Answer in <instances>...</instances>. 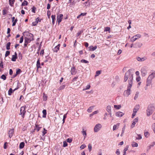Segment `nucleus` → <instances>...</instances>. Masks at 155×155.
Returning <instances> with one entry per match:
<instances>
[{
    "label": "nucleus",
    "instance_id": "f257e3e1",
    "mask_svg": "<svg viewBox=\"0 0 155 155\" xmlns=\"http://www.w3.org/2000/svg\"><path fill=\"white\" fill-rule=\"evenodd\" d=\"M128 80V84L132 85L133 84V75L131 73V70H129L125 73L124 77V81L126 82Z\"/></svg>",
    "mask_w": 155,
    "mask_h": 155
},
{
    "label": "nucleus",
    "instance_id": "f03ea898",
    "mask_svg": "<svg viewBox=\"0 0 155 155\" xmlns=\"http://www.w3.org/2000/svg\"><path fill=\"white\" fill-rule=\"evenodd\" d=\"M155 109V107L152 105H148L146 110L147 116L149 117L152 115Z\"/></svg>",
    "mask_w": 155,
    "mask_h": 155
},
{
    "label": "nucleus",
    "instance_id": "7ed1b4c3",
    "mask_svg": "<svg viewBox=\"0 0 155 155\" xmlns=\"http://www.w3.org/2000/svg\"><path fill=\"white\" fill-rule=\"evenodd\" d=\"M132 85H128L127 90L125 91L124 93V96L128 97L130 94V89L132 87Z\"/></svg>",
    "mask_w": 155,
    "mask_h": 155
},
{
    "label": "nucleus",
    "instance_id": "20e7f679",
    "mask_svg": "<svg viewBox=\"0 0 155 155\" xmlns=\"http://www.w3.org/2000/svg\"><path fill=\"white\" fill-rule=\"evenodd\" d=\"M147 67L143 66L142 67L140 70L141 75L143 76H145L147 74Z\"/></svg>",
    "mask_w": 155,
    "mask_h": 155
},
{
    "label": "nucleus",
    "instance_id": "39448f33",
    "mask_svg": "<svg viewBox=\"0 0 155 155\" xmlns=\"http://www.w3.org/2000/svg\"><path fill=\"white\" fill-rule=\"evenodd\" d=\"M102 125L100 124H97L94 127V130L95 132H97L99 131L102 128Z\"/></svg>",
    "mask_w": 155,
    "mask_h": 155
},
{
    "label": "nucleus",
    "instance_id": "423d86ee",
    "mask_svg": "<svg viewBox=\"0 0 155 155\" xmlns=\"http://www.w3.org/2000/svg\"><path fill=\"white\" fill-rule=\"evenodd\" d=\"M30 36L31 37L30 38L29 37H28L25 38V42L27 43V44H28L30 43L31 41L34 40L33 38V35L32 34H30Z\"/></svg>",
    "mask_w": 155,
    "mask_h": 155
},
{
    "label": "nucleus",
    "instance_id": "0eeeda50",
    "mask_svg": "<svg viewBox=\"0 0 155 155\" xmlns=\"http://www.w3.org/2000/svg\"><path fill=\"white\" fill-rule=\"evenodd\" d=\"M63 17V15L62 14H58L57 18V21L58 22V25L61 21Z\"/></svg>",
    "mask_w": 155,
    "mask_h": 155
},
{
    "label": "nucleus",
    "instance_id": "6e6552de",
    "mask_svg": "<svg viewBox=\"0 0 155 155\" xmlns=\"http://www.w3.org/2000/svg\"><path fill=\"white\" fill-rule=\"evenodd\" d=\"M141 35L140 34L136 35L133 36L130 39V41L133 42L136 41L137 39L140 38Z\"/></svg>",
    "mask_w": 155,
    "mask_h": 155
},
{
    "label": "nucleus",
    "instance_id": "1a4fd4ad",
    "mask_svg": "<svg viewBox=\"0 0 155 155\" xmlns=\"http://www.w3.org/2000/svg\"><path fill=\"white\" fill-rule=\"evenodd\" d=\"M25 107H22L20 108V114L21 115V116L23 118H24L25 114L26 112Z\"/></svg>",
    "mask_w": 155,
    "mask_h": 155
},
{
    "label": "nucleus",
    "instance_id": "9d476101",
    "mask_svg": "<svg viewBox=\"0 0 155 155\" xmlns=\"http://www.w3.org/2000/svg\"><path fill=\"white\" fill-rule=\"evenodd\" d=\"M138 117H136L132 121V122L131 125L130 126V127L131 128L134 127L136 124L138 122Z\"/></svg>",
    "mask_w": 155,
    "mask_h": 155
},
{
    "label": "nucleus",
    "instance_id": "9b49d317",
    "mask_svg": "<svg viewBox=\"0 0 155 155\" xmlns=\"http://www.w3.org/2000/svg\"><path fill=\"white\" fill-rule=\"evenodd\" d=\"M124 114V113L120 111L117 112L115 114L116 116L119 117H122Z\"/></svg>",
    "mask_w": 155,
    "mask_h": 155
},
{
    "label": "nucleus",
    "instance_id": "f8f14e48",
    "mask_svg": "<svg viewBox=\"0 0 155 155\" xmlns=\"http://www.w3.org/2000/svg\"><path fill=\"white\" fill-rule=\"evenodd\" d=\"M147 58L145 56H144L142 58H140L139 57H137L136 58V59L139 61H143L146 60Z\"/></svg>",
    "mask_w": 155,
    "mask_h": 155
},
{
    "label": "nucleus",
    "instance_id": "ddd939ff",
    "mask_svg": "<svg viewBox=\"0 0 155 155\" xmlns=\"http://www.w3.org/2000/svg\"><path fill=\"white\" fill-rule=\"evenodd\" d=\"M14 132V129H10L9 130L8 134L9 137L10 138H11Z\"/></svg>",
    "mask_w": 155,
    "mask_h": 155
},
{
    "label": "nucleus",
    "instance_id": "4468645a",
    "mask_svg": "<svg viewBox=\"0 0 155 155\" xmlns=\"http://www.w3.org/2000/svg\"><path fill=\"white\" fill-rule=\"evenodd\" d=\"M18 58L17 53L16 52L15 53V54L12 56V61H15L16 60V59Z\"/></svg>",
    "mask_w": 155,
    "mask_h": 155
},
{
    "label": "nucleus",
    "instance_id": "2eb2a0df",
    "mask_svg": "<svg viewBox=\"0 0 155 155\" xmlns=\"http://www.w3.org/2000/svg\"><path fill=\"white\" fill-rule=\"evenodd\" d=\"M60 46V44L58 45L55 46L54 48L53 49V50L54 52H57L59 49V48Z\"/></svg>",
    "mask_w": 155,
    "mask_h": 155
},
{
    "label": "nucleus",
    "instance_id": "dca6fc26",
    "mask_svg": "<svg viewBox=\"0 0 155 155\" xmlns=\"http://www.w3.org/2000/svg\"><path fill=\"white\" fill-rule=\"evenodd\" d=\"M155 145V141L152 142L147 147V150H150L152 147H153Z\"/></svg>",
    "mask_w": 155,
    "mask_h": 155
},
{
    "label": "nucleus",
    "instance_id": "f3484780",
    "mask_svg": "<svg viewBox=\"0 0 155 155\" xmlns=\"http://www.w3.org/2000/svg\"><path fill=\"white\" fill-rule=\"evenodd\" d=\"M140 106L139 105H136L133 109V112L136 113L138 111L139 109Z\"/></svg>",
    "mask_w": 155,
    "mask_h": 155
},
{
    "label": "nucleus",
    "instance_id": "a211bd4d",
    "mask_svg": "<svg viewBox=\"0 0 155 155\" xmlns=\"http://www.w3.org/2000/svg\"><path fill=\"white\" fill-rule=\"evenodd\" d=\"M120 123H117L116 124L114 125L113 127V130H114L116 129H118L120 125Z\"/></svg>",
    "mask_w": 155,
    "mask_h": 155
},
{
    "label": "nucleus",
    "instance_id": "6ab92c4d",
    "mask_svg": "<svg viewBox=\"0 0 155 155\" xmlns=\"http://www.w3.org/2000/svg\"><path fill=\"white\" fill-rule=\"evenodd\" d=\"M18 88V87H17V88L15 89L14 90H12L11 88H10L8 91V94L9 95H11L12 93L13 92L15 91Z\"/></svg>",
    "mask_w": 155,
    "mask_h": 155
},
{
    "label": "nucleus",
    "instance_id": "aec40b11",
    "mask_svg": "<svg viewBox=\"0 0 155 155\" xmlns=\"http://www.w3.org/2000/svg\"><path fill=\"white\" fill-rule=\"evenodd\" d=\"M81 133L84 136V139H85L86 138L87 136L86 130H84V129H83L81 131Z\"/></svg>",
    "mask_w": 155,
    "mask_h": 155
},
{
    "label": "nucleus",
    "instance_id": "412c9836",
    "mask_svg": "<svg viewBox=\"0 0 155 155\" xmlns=\"http://www.w3.org/2000/svg\"><path fill=\"white\" fill-rule=\"evenodd\" d=\"M152 80L151 79H150L149 78H147V84L146 85L147 86H150Z\"/></svg>",
    "mask_w": 155,
    "mask_h": 155
},
{
    "label": "nucleus",
    "instance_id": "4be33fe9",
    "mask_svg": "<svg viewBox=\"0 0 155 155\" xmlns=\"http://www.w3.org/2000/svg\"><path fill=\"white\" fill-rule=\"evenodd\" d=\"M106 110L108 113L111 112V107L109 105L107 107Z\"/></svg>",
    "mask_w": 155,
    "mask_h": 155
},
{
    "label": "nucleus",
    "instance_id": "5701e85b",
    "mask_svg": "<svg viewBox=\"0 0 155 155\" xmlns=\"http://www.w3.org/2000/svg\"><path fill=\"white\" fill-rule=\"evenodd\" d=\"M89 50L91 51H94L97 48V46H96L93 47L92 46H90L89 47Z\"/></svg>",
    "mask_w": 155,
    "mask_h": 155
},
{
    "label": "nucleus",
    "instance_id": "b1692460",
    "mask_svg": "<svg viewBox=\"0 0 155 155\" xmlns=\"http://www.w3.org/2000/svg\"><path fill=\"white\" fill-rule=\"evenodd\" d=\"M71 72L72 74H75L76 72V71L75 68L73 67L71 68Z\"/></svg>",
    "mask_w": 155,
    "mask_h": 155
},
{
    "label": "nucleus",
    "instance_id": "393cba45",
    "mask_svg": "<svg viewBox=\"0 0 155 155\" xmlns=\"http://www.w3.org/2000/svg\"><path fill=\"white\" fill-rule=\"evenodd\" d=\"M51 18L52 19V22L53 24L54 25V23L55 21L56 20L55 16V15H52L51 16Z\"/></svg>",
    "mask_w": 155,
    "mask_h": 155
},
{
    "label": "nucleus",
    "instance_id": "a878e982",
    "mask_svg": "<svg viewBox=\"0 0 155 155\" xmlns=\"http://www.w3.org/2000/svg\"><path fill=\"white\" fill-rule=\"evenodd\" d=\"M42 113L43 114L42 117L43 118L46 117L47 114L46 110L45 109L43 110L42 111Z\"/></svg>",
    "mask_w": 155,
    "mask_h": 155
},
{
    "label": "nucleus",
    "instance_id": "bb28decb",
    "mask_svg": "<svg viewBox=\"0 0 155 155\" xmlns=\"http://www.w3.org/2000/svg\"><path fill=\"white\" fill-rule=\"evenodd\" d=\"M37 67L38 69L41 68L40 63V62L39 59L37 62L36 64Z\"/></svg>",
    "mask_w": 155,
    "mask_h": 155
},
{
    "label": "nucleus",
    "instance_id": "cd10ccee",
    "mask_svg": "<svg viewBox=\"0 0 155 155\" xmlns=\"http://www.w3.org/2000/svg\"><path fill=\"white\" fill-rule=\"evenodd\" d=\"M137 46L135 47V48H140L142 46V44L140 42H138L136 43V44Z\"/></svg>",
    "mask_w": 155,
    "mask_h": 155
},
{
    "label": "nucleus",
    "instance_id": "c85d7f7f",
    "mask_svg": "<svg viewBox=\"0 0 155 155\" xmlns=\"http://www.w3.org/2000/svg\"><path fill=\"white\" fill-rule=\"evenodd\" d=\"M25 143L24 142H21L19 145V148L20 149L23 148L25 146Z\"/></svg>",
    "mask_w": 155,
    "mask_h": 155
},
{
    "label": "nucleus",
    "instance_id": "c756f323",
    "mask_svg": "<svg viewBox=\"0 0 155 155\" xmlns=\"http://www.w3.org/2000/svg\"><path fill=\"white\" fill-rule=\"evenodd\" d=\"M41 128V127H40L39 125H38L37 124L35 125V129L37 130V131H39L40 129Z\"/></svg>",
    "mask_w": 155,
    "mask_h": 155
},
{
    "label": "nucleus",
    "instance_id": "7c9ffc66",
    "mask_svg": "<svg viewBox=\"0 0 155 155\" xmlns=\"http://www.w3.org/2000/svg\"><path fill=\"white\" fill-rule=\"evenodd\" d=\"M131 146L133 147H137L138 146V144L137 143L135 142H133L131 144Z\"/></svg>",
    "mask_w": 155,
    "mask_h": 155
},
{
    "label": "nucleus",
    "instance_id": "2f4dec72",
    "mask_svg": "<svg viewBox=\"0 0 155 155\" xmlns=\"http://www.w3.org/2000/svg\"><path fill=\"white\" fill-rule=\"evenodd\" d=\"M94 107V106H92L90 107L87 109V111L89 113H90L91 112L92 110L93 109Z\"/></svg>",
    "mask_w": 155,
    "mask_h": 155
},
{
    "label": "nucleus",
    "instance_id": "473e14b6",
    "mask_svg": "<svg viewBox=\"0 0 155 155\" xmlns=\"http://www.w3.org/2000/svg\"><path fill=\"white\" fill-rule=\"evenodd\" d=\"M90 87H91L90 85V84H88L87 86H86L85 87H84L83 90L85 91L87 90H88L90 88Z\"/></svg>",
    "mask_w": 155,
    "mask_h": 155
},
{
    "label": "nucleus",
    "instance_id": "72a5a7b5",
    "mask_svg": "<svg viewBox=\"0 0 155 155\" xmlns=\"http://www.w3.org/2000/svg\"><path fill=\"white\" fill-rule=\"evenodd\" d=\"M77 1L79 2V0H74L72 2H71L70 4L71 6L74 5L76 3Z\"/></svg>",
    "mask_w": 155,
    "mask_h": 155
},
{
    "label": "nucleus",
    "instance_id": "f704fd0d",
    "mask_svg": "<svg viewBox=\"0 0 155 155\" xmlns=\"http://www.w3.org/2000/svg\"><path fill=\"white\" fill-rule=\"evenodd\" d=\"M104 31H108L109 33L110 32V28L109 27H106L104 28Z\"/></svg>",
    "mask_w": 155,
    "mask_h": 155
},
{
    "label": "nucleus",
    "instance_id": "c9c22d12",
    "mask_svg": "<svg viewBox=\"0 0 155 155\" xmlns=\"http://www.w3.org/2000/svg\"><path fill=\"white\" fill-rule=\"evenodd\" d=\"M15 0H9V5L12 6H13V4L14 3Z\"/></svg>",
    "mask_w": 155,
    "mask_h": 155
},
{
    "label": "nucleus",
    "instance_id": "e433bc0d",
    "mask_svg": "<svg viewBox=\"0 0 155 155\" xmlns=\"http://www.w3.org/2000/svg\"><path fill=\"white\" fill-rule=\"evenodd\" d=\"M139 94V92H137L135 94V95L134 97V99L135 100H136L137 99V98L138 97Z\"/></svg>",
    "mask_w": 155,
    "mask_h": 155
},
{
    "label": "nucleus",
    "instance_id": "4c0bfd02",
    "mask_svg": "<svg viewBox=\"0 0 155 155\" xmlns=\"http://www.w3.org/2000/svg\"><path fill=\"white\" fill-rule=\"evenodd\" d=\"M47 96L45 93L43 94V100L44 101H46L47 100Z\"/></svg>",
    "mask_w": 155,
    "mask_h": 155
},
{
    "label": "nucleus",
    "instance_id": "58836bf2",
    "mask_svg": "<svg viewBox=\"0 0 155 155\" xmlns=\"http://www.w3.org/2000/svg\"><path fill=\"white\" fill-rule=\"evenodd\" d=\"M151 127L153 132L155 134V123H153L151 125Z\"/></svg>",
    "mask_w": 155,
    "mask_h": 155
},
{
    "label": "nucleus",
    "instance_id": "ea45409f",
    "mask_svg": "<svg viewBox=\"0 0 155 155\" xmlns=\"http://www.w3.org/2000/svg\"><path fill=\"white\" fill-rule=\"evenodd\" d=\"M101 71H96V74L95 76V77H96L99 76L101 74Z\"/></svg>",
    "mask_w": 155,
    "mask_h": 155
},
{
    "label": "nucleus",
    "instance_id": "a19ab883",
    "mask_svg": "<svg viewBox=\"0 0 155 155\" xmlns=\"http://www.w3.org/2000/svg\"><path fill=\"white\" fill-rule=\"evenodd\" d=\"M11 43L10 42H8L6 45V49L7 50H9L10 49V45Z\"/></svg>",
    "mask_w": 155,
    "mask_h": 155
},
{
    "label": "nucleus",
    "instance_id": "79ce46f5",
    "mask_svg": "<svg viewBox=\"0 0 155 155\" xmlns=\"http://www.w3.org/2000/svg\"><path fill=\"white\" fill-rule=\"evenodd\" d=\"M114 107L115 108H116L117 109H119L121 108V106L120 105H114Z\"/></svg>",
    "mask_w": 155,
    "mask_h": 155
},
{
    "label": "nucleus",
    "instance_id": "37998d69",
    "mask_svg": "<svg viewBox=\"0 0 155 155\" xmlns=\"http://www.w3.org/2000/svg\"><path fill=\"white\" fill-rule=\"evenodd\" d=\"M144 135L145 137L147 138L149 136V134L147 132H145L144 133Z\"/></svg>",
    "mask_w": 155,
    "mask_h": 155
},
{
    "label": "nucleus",
    "instance_id": "c03bdc74",
    "mask_svg": "<svg viewBox=\"0 0 155 155\" xmlns=\"http://www.w3.org/2000/svg\"><path fill=\"white\" fill-rule=\"evenodd\" d=\"M83 32V30H81L79 31L77 34L76 36L77 37L79 36L82 32Z\"/></svg>",
    "mask_w": 155,
    "mask_h": 155
},
{
    "label": "nucleus",
    "instance_id": "a18cd8bd",
    "mask_svg": "<svg viewBox=\"0 0 155 155\" xmlns=\"http://www.w3.org/2000/svg\"><path fill=\"white\" fill-rule=\"evenodd\" d=\"M81 62L82 63H88L89 62L88 61L84 59L81 60Z\"/></svg>",
    "mask_w": 155,
    "mask_h": 155
},
{
    "label": "nucleus",
    "instance_id": "49530a36",
    "mask_svg": "<svg viewBox=\"0 0 155 155\" xmlns=\"http://www.w3.org/2000/svg\"><path fill=\"white\" fill-rule=\"evenodd\" d=\"M138 136L137 137H136V139L137 140H140L142 139V137L141 136L140 134H137Z\"/></svg>",
    "mask_w": 155,
    "mask_h": 155
},
{
    "label": "nucleus",
    "instance_id": "de8ad7c7",
    "mask_svg": "<svg viewBox=\"0 0 155 155\" xmlns=\"http://www.w3.org/2000/svg\"><path fill=\"white\" fill-rule=\"evenodd\" d=\"M28 2L27 1L25 0L22 3V5L24 6L27 5Z\"/></svg>",
    "mask_w": 155,
    "mask_h": 155
},
{
    "label": "nucleus",
    "instance_id": "09e8293b",
    "mask_svg": "<svg viewBox=\"0 0 155 155\" xmlns=\"http://www.w3.org/2000/svg\"><path fill=\"white\" fill-rule=\"evenodd\" d=\"M65 86L64 85H62L61 86L58 88V90H61L65 88Z\"/></svg>",
    "mask_w": 155,
    "mask_h": 155
},
{
    "label": "nucleus",
    "instance_id": "8fccbe9b",
    "mask_svg": "<svg viewBox=\"0 0 155 155\" xmlns=\"http://www.w3.org/2000/svg\"><path fill=\"white\" fill-rule=\"evenodd\" d=\"M47 130L45 128L43 129V130L42 131V135L44 136L47 133Z\"/></svg>",
    "mask_w": 155,
    "mask_h": 155
},
{
    "label": "nucleus",
    "instance_id": "3c124183",
    "mask_svg": "<svg viewBox=\"0 0 155 155\" xmlns=\"http://www.w3.org/2000/svg\"><path fill=\"white\" fill-rule=\"evenodd\" d=\"M88 148L89 151L90 152L91 151V149H92V146H91V144H89L88 146Z\"/></svg>",
    "mask_w": 155,
    "mask_h": 155
},
{
    "label": "nucleus",
    "instance_id": "603ef678",
    "mask_svg": "<svg viewBox=\"0 0 155 155\" xmlns=\"http://www.w3.org/2000/svg\"><path fill=\"white\" fill-rule=\"evenodd\" d=\"M141 78L140 76H137L136 78V81L139 82Z\"/></svg>",
    "mask_w": 155,
    "mask_h": 155
},
{
    "label": "nucleus",
    "instance_id": "864d4df0",
    "mask_svg": "<svg viewBox=\"0 0 155 155\" xmlns=\"http://www.w3.org/2000/svg\"><path fill=\"white\" fill-rule=\"evenodd\" d=\"M154 78V76H153V75H152V74H151L149 75L148 78L150 79H151L152 80V79H153Z\"/></svg>",
    "mask_w": 155,
    "mask_h": 155
},
{
    "label": "nucleus",
    "instance_id": "5fc2aeb1",
    "mask_svg": "<svg viewBox=\"0 0 155 155\" xmlns=\"http://www.w3.org/2000/svg\"><path fill=\"white\" fill-rule=\"evenodd\" d=\"M10 51H6V52H5V57H6L7 56H8L10 54Z\"/></svg>",
    "mask_w": 155,
    "mask_h": 155
},
{
    "label": "nucleus",
    "instance_id": "6e6d98bb",
    "mask_svg": "<svg viewBox=\"0 0 155 155\" xmlns=\"http://www.w3.org/2000/svg\"><path fill=\"white\" fill-rule=\"evenodd\" d=\"M1 78L4 80H5L6 79V77L5 75L3 74L1 76Z\"/></svg>",
    "mask_w": 155,
    "mask_h": 155
},
{
    "label": "nucleus",
    "instance_id": "4d7b16f0",
    "mask_svg": "<svg viewBox=\"0 0 155 155\" xmlns=\"http://www.w3.org/2000/svg\"><path fill=\"white\" fill-rule=\"evenodd\" d=\"M17 19H16L14 21V22H13V24L12 25V26H14L16 24V23L17 22Z\"/></svg>",
    "mask_w": 155,
    "mask_h": 155
},
{
    "label": "nucleus",
    "instance_id": "13d9d810",
    "mask_svg": "<svg viewBox=\"0 0 155 155\" xmlns=\"http://www.w3.org/2000/svg\"><path fill=\"white\" fill-rule=\"evenodd\" d=\"M21 72V70L20 69H18L17 70L16 72V74H19Z\"/></svg>",
    "mask_w": 155,
    "mask_h": 155
},
{
    "label": "nucleus",
    "instance_id": "bf43d9fd",
    "mask_svg": "<svg viewBox=\"0 0 155 155\" xmlns=\"http://www.w3.org/2000/svg\"><path fill=\"white\" fill-rule=\"evenodd\" d=\"M116 153L117 155H120V152L119 149H117L116 152Z\"/></svg>",
    "mask_w": 155,
    "mask_h": 155
},
{
    "label": "nucleus",
    "instance_id": "052dcab7",
    "mask_svg": "<svg viewBox=\"0 0 155 155\" xmlns=\"http://www.w3.org/2000/svg\"><path fill=\"white\" fill-rule=\"evenodd\" d=\"M86 147V145L85 144H84L81 145L80 147V148L81 149H83Z\"/></svg>",
    "mask_w": 155,
    "mask_h": 155
},
{
    "label": "nucleus",
    "instance_id": "680f3d73",
    "mask_svg": "<svg viewBox=\"0 0 155 155\" xmlns=\"http://www.w3.org/2000/svg\"><path fill=\"white\" fill-rule=\"evenodd\" d=\"M68 145V144L65 141H64L63 142V146L64 147H66Z\"/></svg>",
    "mask_w": 155,
    "mask_h": 155
},
{
    "label": "nucleus",
    "instance_id": "e2e57ef3",
    "mask_svg": "<svg viewBox=\"0 0 155 155\" xmlns=\"http://www.w3.org/2000/svg\"><path fill=\"white\" fill-rule=\"evenodd\" d=\"M107 113H105L104 114V117L103 119L104 120H106L107 119Z\"/></svg>",
    "mask_w": 155,
    "mask_h": 155
},
{
    "label": "nucleus",
    "instance_id": "0e129e2a",
    "mask_svg": "<svg viewBox=\"0 0 155 155\" xmlns=\"http://www.w3.org/2000/svg\"><path fill=\"white\" fill-rule=\"evenodd\" d=\"M125 129V126L124 125L123 127V128H122V133H124Z\"/></svg>",
    "mask_w": 155,
    "mask_h": 155
},
{
    "label": "nucleus",
    "instance_id": "69168bd1",
    "mask_svg": "<svg viewBox=\"0 0 155 155\" xmlns=\"http://www.w3.org/2000/svg\"><path fill=\"white\" fill-rule=\"evenodd\" d=\"M23 36H22L20 38V41H19V42L20 43H22L23 41Z\"/></svg>",
    "mask_w": 155,
    "mask_h": 155
},
{
    "label": "nucleus",
    "instance_id": "338daca9",
    "mask_svg": "<svg viewBox=\"0 0 155 155\" xmlns=\"http://www.w3.org/2000/svg\"><path fill=\"white\" fill-rule=\"evenodd\" d=\"M35 9H36V8H35V7H33V8H32V10H31L32 12H33L35 13Z\"/></svg>",
    "mask_w": 155,
    "mask_h": 155
},
{
    "label": "nucleus",
    "instance_id": "774afa93",
    "mask_svg": "<svg viewBox=\"0 0 155 155\" xmlns=\"http://www.w3.org/2000/svg\"><path fill=\"white\" fill-rule=\"evenodd\" d=\"M98 113V111H95L93 112L92 114H91V115H94V114H97Z\"/></svg>",
    "mask_w": 155,
    "mask_h": 155
}]
</instances>
